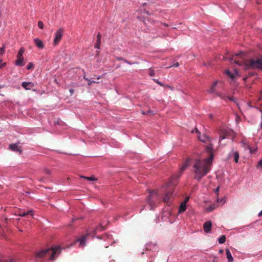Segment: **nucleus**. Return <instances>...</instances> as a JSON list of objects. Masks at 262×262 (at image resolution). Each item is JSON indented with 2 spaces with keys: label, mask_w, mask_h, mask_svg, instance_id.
<instances>
[{
  "label": "nucleus",
  "mask_w": 262,
  "mask_h": 262,
  "mask_svg": "<svg viewBox=\"0 0 262 262\" xmlns=\"http://www.w3.org/2000/svg\"><path fill=\"white\" fill-rule=\"evenodd\" d=\"M44 172L45 173L47 174H51V171L50 169H47V168H46L44 170Z\"/></svg>",
  "instance_id": "nucleus-34"
},
{
  "label": "nucleus",
  "mask_w": 262,
  "mask_h": 262,
  "mask_svg": "<svg viewBox=\"0 0 262 262\" xmlns=\"http://www.w3.org/2000/svg\"><path fill=\"white\" fill-rule=\"evenodd\" d=\"M153 80L156 83H157L158 84H159V85L161 86H163V84L162 83H161L160 81H159L158 79H153Z\"/></svg>",
  "instance_id": "nucleus-30"
},
{
  "label": "nucleus",
  "mask_w": 262,
  "mask_h": 262,
  "mask_svg": "<svg viewBox=\"0 0 262 262\" xmlns=\"http://www.w3.org/2000/svg\"><path fill=\"white\" fill-rule=\"evenodd\" d=\"M34 68V64L32 62H29L27 68L28 70H31L33 69Z\"/></svg>",
  "instance_id": "nucleus-29"
},
{
  "label": "nucleus",
  "mask_w": 262,
  "mask_h": 262,
  "mask_svg": "<svg viewBox=\"0 0 262 262\" xmlns=\"http://www.w3.org/2000/svg\"><path fill=\"white\" fill-rule=\"evenodd\" d=\"M80 177L90 181H94L97 180V179L94 176L91 177H85L82 176H80Z\"/></svg>",
  "instance_id": "nucleus-22"
},
{
  "label": "nucleus",
  "mask_w": 262,
  "mask_h": 262,
  "mask_svg": "<svg viewBox=\"0 0 262 262\" xmlns=\"http://www.w3.org/2000/svg\"><path fill=\"white\" fill-rule=\"evenodd\" d=\"M189 165V162L188 161H187V162H185V163L184 164V165L181 167L180 168V173L179 174L178 176H173L172 178V179L170 180V182L166 184V187H168L171 185H175L176 183L173 182V180L174 179H179L182 172L186 169V168Z\"/></svg>",
  "instance_id": "nucleus-6"
},
{
  "label": "nucleus",
  "mask_w": 262,
  "mask_h": 262,
  "mask_svg": "<svg viewBox=\"0 0 262 262\" xmlns=\"http://www.w3.org/2000/svg\"><path fill=\"white\" fill-rule=\"evenodd\" d=\"M186 209V202H183L180 205V208L179 210V213H181L182 212H184Z\"/></svg>",
  "instance_id": "nucleus-21"
},
{
  "label": "nucleus",
  "mask_w": 262,
  "mask_h": 262,
  "mask_svg": "<svg viewBox=\"0 0 262 262\" xmlns=\"http://www.w3.org/2000/svg\"><path fill=\"white\" fill-rule=\"evenodd\" d=\"M230 157H233L235 163L238 162L239 159V153L237 151H232L230 154Z\"/></svg>",
  "instance_id": "nucleus-16"
},
{
  "label": "nucleus",
  "mask_w": 262,
  "mask_h": 262,
  "mask_svg": "<svg viewBox=\"0 0 262 262\" xmlns=\"http://www.w3.org/2000/svg\"><path fill=\"white\" fill-rule=\"evenodd\" d=\"M125 62L128 63V64H130V63L129 62V61H127V60H124Z\"/></svg>",
  "instance_id": "nucleus-49"
},
{
  "label": "nucleus",
  "mask_w": 262,
  "mask_h": 262,
  "mask_svg": "<svg viewBox=\"0 0 262 262\" xmlns=\"http://www.w3.org/2000/svg\"><path fill=\"white\" fill-rule=\"evenodd\" d=\"M87 235H82L81 238L78 239L76 242H79L80 243V247H83L85 245V241Z\"/></svg>",
  "instance_id": "nucleus-15"
},
{
  "label": "nucleus",
  "mask_w": 262,
  "mask_h": 262,
  "mask_svg": "<svg viewBox=\"0 0 262 262\" xmlns=\"http://www.w3.org/2000/svg\"><path fill=\"white\" fill-rule=\"evenodd\" d=\"M158 197V194L157 191L156 190H154L152 192H150V195L148 198V203L151 206L155 205L154 201L153 199H155Z\"/></svg>",
  "instance_id": "nucleus-8"
},
{
  "label": "nucleus",
  "mask_w": 262,
  "mask_h": 262,
  "mask_svg": "<svg viewBox=\"0 0 262 262\" xmlns=\"http://www.w3.org/2000/svg\"><path fill=\"white\" fill-rule=\"evenodd\" d=\"M162 24L165 27H168V25L166 24V23H162Z\"/></svg>",
  "instance_id": "nucleus-42"
},
{
  "label": "nucleus",
  "mask_w": 262,
  "mask_h": 262,
  "mask_svg": "<svg viewBox=\"0 0 262 262\" xmlns=\"http://www.w3.org/2000/svg\"><path fill=\"white\" fill-rule=\"evenodd\" d=\"M219 189H220V187H219V186H218V187L215 189V192L216 193H217V194H218V192H219Z\"/></svg>",
  "instance_id": "nucleus-36"
},
{
  "label": "nucleus",
  "mask_w": 262,
  "mask_h": 262,
  "mask_svg": "<svg viewBox=\"0 0 262 262\" xmlns=\"http://www.w3.org/2000/svg\"><path fill=\"white\" fill-rule=\"evenodd\" d=\"M9 149L13 151L18 152L20 154L22 153V150L20 149L18 144H11L9 145Z\"/></svg>",
  "instance_id": "nucleus-12"
},
{
  "label": "nucleus",
  "mask_w": 262,
  "mask_h": 262,
  "mask_svg": "<svg viewBox=\"0 0 262 262\" xmlns=\"http://www.w3.org/2000/svg\"><path fill=\"white\" fill-rule=\"evenodd\" d=\"M211 227L212 223L210 221H207L203 225V228L206 233H210Z\"/></svg>",
  "instance_id": "nucleus-11"
},
{
  "label": "nucleus",
  "mask_w": 262,
  "mask_h": 262,
  "mask_svg": "<svg viewBox=\"0 0 262 262\" xmlns=\"http://www.w3.org/2000/svg\"><path fill=\"white\" fill-rule=\"evenodd\" d=\"M188 199H189V198H187L185 200V201L184 202H186V203L188 202Z\"/></svg>",
  "instance_id": "nucleus-48"
},
{
  "label": "nucleus",
  "mask_w": 262,
  "mask_h": 262,
  "mask_svg": "<svg viewBox=\"0 0 262 262\" xmlns=\"http://www.w3.org/2000/svg\"><path fill=\"white\" fill-rule=\"evenodd\" d=\"M70 92L71 94H73V92H74V90H73V89H71V90H70Z\"/></svg>",
  "instance_id": "nucleus-44"
},
{
  "label": "nucleus",
  "mask_w": 262,
  "mask_h": 262,
  "mask_svg": "<svg viewBox=\"0 0 262 262\" xmlns=\"http://www.w3.org/2000/svg\"><path fill=\"white\" fill-rule=\"evenodd\" d=\"M217 202H223V203H224L223 199H221L220 200L217 199Z\"/></svg>",
  "instance_id": "nucleus-37"
},
{
  "label": "nucleus",
  "mask_w": 262,
  "mask_h": 262,
  "mask_svg": "<svg viewBox=\"0 0 262 262\" xmlns=\"http://www.w3.org/2000/svg\"><path fill=\"white\" fill-rule=\"evenodd\" d=\"M226 255H227V258L228 259V262H233V258L231 255V252H230L229 250L227 249L226 250Z\"/></svg>",
  "instance_id": "nucleus-20"
},
{
  "label": "nucleus",
  "mask_w": 262,
  "mask_h": 262,
  "mask_svg": "<svg viewBox=\"0 0 262 262\" xmlns=\"http://www.w3.org/2000/svg\"><path fill=\"white\" fill-rule=\"evenodd\" d=\"M142 113L143 115H152L154 114L153 112L151 110H149L146 112H145L144 111H142Z\"/></svg>",
  "instance_id": "nucleus-26"
},
{
  "label": "nucleus",
  "mask_w": 262,
  "mask_h": 262,
  "mask_svg": "<svg viewBox=\"0 0 262 262\" xmlns=\"http://www.w3.org/2000/svg\"><path fill=\"white\" fill-rule=\"evenodd\" d=\"M33 41L35 43V45L36 46V47L39 49H43L45 47V46L43 45V43L42 40L40 39L36 38L34 39Z\"/></svg>",
  "instance_id": "nucleus-13"
},
{
  "label": "nucleus",
  "mask_w": 262,
  "mask_h": 262,
  "mask_svg": "<svg viewBox=\"0 0 262 262\" xmlns=\"http://www.w3.org/2000/svg\"><path fill=\"white\" fill-rule=\"evenodd\" d=\"M28 215H30L31 216H33V210H30L27 211V212L21 211L19 213V215L20 216H26Z\"/></svg>",
  "instance_id": "nucleus-19"
},
{
  "label": "nucleus",
  "mask_w": 262,
  "mask_h": 262,
  "mask_svg": "<svg viewBox=\"0 0 262 262\" xmlns=\"http://www.w3.org/2000/svg\"><path fill=\"white\" fill-rule=\"evenodd\" d=\"M146 13L147 14H149V12L148 11H146Z\"/></svg>",
  "instance_id": "nucleus-53"
},
{
  "label": "nucleus",
  "mask_w": 262,
  "mask_h": 262,
  "mask_svg": "<svg viewBox=\"0 0 262 262\" xmlns=\"http://www.w3.org/2000/svg\"><path fill=\"white\" fill-rule=\"evenodd\" d=\"M63 32V29L62 28H60L55 33V38L53 42L55 46H56L61 40Z\"/></svg>",
  "instance_id": "nucleus-7"
},
{
  "label": "nucleus",
  "mask_w": 262,
  "mask_h": 262,
  "mask_svg": "<svg viewBox=\"0 0 262 262\" xmlns=\"http://www.w3.org/2000/svg\"><path fill=\"white\" fill-rule=\"evenodd\" d=\"M58 250H60V248L59 247H56L54 248H49L45 250H42L41 251L36 252L35 253V256L37 258H46V254L50 253L51 256H50V260L54 259V255L56 254Z\"/></svg>",
  "instance_id": "nucleus-3"
},
{
  "label": "nucleus",
  "mask_w": 262,
  "mask_h": 262,
  "mask_svg": "<svg viewBox=\"0 0 262 262\" xmlns=\"http://www.w3.org/2000/svg\"><path fill=\"white\" fill-rule=\"evenodd\" d=\"M5 47L3 46L2 48H0V55H3L5 53Z\"/></svg>",
  "instance_id": "nucleus-33"
},
{
  "label": "nucleus",
  "mask_w": 262,
  "mask_h": 262,
  "mask_svg": "<svg viewBox=\"0 0 262 262\" xmlns=\"http://www.w3.org/2000/svg\"><path fill=\"white\" fill-rule=\"evenodd\" d=\"M195 131L196 133H198V134L200 135V132L199 131L198 129L197 128H195Z\"/></svg>",
  "instance_id": "nucleus-39"
},
{
  "label": "nucleus",
  "mask_w": 262,
  "mask_h": 262,
  "mask_svg": "<svg viewBox=\"0 0 262 262\" xmlns=\"http://www.w3.org/2000/svg\"><path fill=\"white\" fill-rule=\"evenodd\" d=\"M172 198L173 192L172 191H168L166 193L164 198H163V201L168 204L170 203Z\"/></svg>",
  "instance_id": "nucleus-10"
},
{
  "label": "nucleus",
  "mask_w": 262,
  "mask_h": 262,
  "mask_svg": "<svg viewBox=\"0 0 262 262\" xmlns=\"http://www.w3.org/2000/svg\"><path fill=\"white\" fill-rule=\"evenodd\" d=\"M232 133L231 130H221L220 132V140L228 138Z\"/></svg>",
  "instance_id": "nucleus-9"
},
{
  "label": "nucleus",
  "mask_w": 262,
  "mask_h": 262,
  "mask_svg": "<svg viewBox=\"0 0 262 262\" xmlns=\"http://www.w3.org/2000/svg\"><path fill=\"white\" fill-rule=\"evenodd\" d=\"M217 83V81H215L211 85L210 89L208 90V92L210 93H215L219 97L221 98L222 99L226 100L227 99H228L231 101H233L234 98L233 97L226 96L225 94H223L219 92H216L215 91V87L216 86Z\"/></svg>",
  "instance_id": "nucleus-4"
},
{
  "label": "nucleus",
  "mask_w": 262,
  "mask_h": 262,
  "mask_svg": "<svg viewBox=\"0 0 262 262\" xmlns=\"http://www.w3.org/2000/svg\"><path fill=\"white\" fill-rule=\"evenodd\" d=\"M38 27L41 29H43V28H44V25H43V23L42 21H39L38 22Z\"/></svg>",
  "instance_id": "nucleus-27"
},
{
  "label": "nucleus",
  "mask_w": 262,
  "mask_h": 262,
  "mask_svg": "<svg viewBox=\"0 0 262 262\" xmlns=\"http://www.w3.org/2000/svg\"><path fill=\"white\" fill-rule=\"evenodd\" d=\"M101 35L100 33L97 34V41L96 44L95 45V48L96 49H100L101 46Z\"/></svg>",
  "instance_id": "nucleus-17"
},
{
  "label": "nucleus",
  "mask_w": 262,
  "mask_h": 262,
  "mask_svg": "<svg viewBox=\"0 0 262 262\" xmlns=\"http://www.w3.org/2000/svg\"><path fill=\"white\" fill-rule=\"evenodd\" d=\"M84 79H85L88 81V83L89 85H90L93 83H99V81H95L94 80H91V79H89L88 78L84 77Z\"/></svg>",
  "instance_id": "nucleus-24"
},
{
  "label": "nucleus",
  "mask_w": 262,
  "mask_h": 262,
  "mask_svg": "<svg viewBox=\"0 0 262 262\" xmlns=\"http://www.w3.org/2000/svg\"><path fill=\"white\" fill-rule=\"evenodd\" d=\"M21 85L26 90H30L34 86V83L31 82H23Z\"/></svg>",
  "instance_id": "nucleus-14"
},
{
  "label": "nucleus",
  "mask_w": 262,
  "mask_h": 262,
  "mask_svg": "<svg viewBox=\"0 0 262 262\" xmlns=\"http://www.w3.org/2000/svg\"><path fill=\"white\" fill-rule=\"evenodd\" d=\"M247 148L249 149L250 152L251 154L254 153L255 151L256 150V149H252L251 148L249 145H247Z\"/></svg>",
  "instance_id": "nucleus-32"
},
{
  "label": "nucleus",
  "mask_w": 262,
  "mask_h": 262,
  "mask_svg": "<svg viewBox=\"0 0 262 262\" xmlns=\"http://www.w3.org/2000/svg\"><path fill=\"white\" fill-rule=\"evenodd\" d=\"M198 137L199 140L203 142H206L207 141L210 142L211 141L209 137L206 135H203L202 136L200 135Z\"/></svg>",
  "instance_id": "nucleus-18"
},
{
  "label": "nucleus",
  "mask_w": 262,
  "mask_h": 262,
  "mask_svg": "<svg viewBox=\"0 0 262 262\" xmlns=\"http://www.w3.org/2000/svg\"><path fill=\"white\" fill-rule=\"evenodd\" d=\"M262 215V210L258 213V216H260Z\"/></svg>",
  "instance_id": "nucleus-45"
},
{
  "label": "nucleus",
  "mask_w": 262,
  "mask_h": 262,
  "mask_svg": "<svg viewBox=\"0 0 262 262\" xmlns=\"http://www.w3.org/2000/svg\"><path fill=\"white\" fill-rule=\"evenodd\" d=\"M247 77H246L244 78H243V80H244V81H246V80L247 79Z\"/></svg>",
  "instance_id": "nucleus-50"
},
{
  "label": "nucleus",
  "mask_w": 262,
  "mask_h": 262,
  "mask_svg": "<svg viewBox=\"0 0 262 262\" xmlns=\"http://www.w3.org/2000/svg\"><path fill=\"white\" fill-rule=\"evenodd\" d=\"M167 36V35H166V34H163L162 35H160L159 36L160 37H165Z\"/></svg>",
  "instance_id": "nucleus-41"
},
{
  "label": "nucleus",
  "mask_w": 262,
  "mask_h": 262,
  "mask_svg": "<svg viewBox=\"0 0 262 262\" xmlns=\"http://www.w3.org/2000/svg\"><path fill=\"white\" fill-rule=\"evenodd\" d=\"M50 256H51L50 253L46 254V258H49V259H50Z\"/></svg>",
  "instance_id": "nucleus-38"
},
{
  "label": "nucleus",
  "mask_w": 262,
  "mask_h": 262,
  "mask_svg": "<svg viewBox=\"0 0 262 262\" xmlns=\"http://www.w3.org/2000/svg\"><path fill=\"white\" fill-rule=\"evenodd\" d=\"M179 66V62H177L176 63L174 64L173 66L175 67H178Z\"/></svg>",
  "instance_id": "nucleus-40"
},
{
  "label": "nucleus",
  "mask_w": 262,
  "mask_h": 262,
  "mask_svg": "<svg viewBox=\"0 0 262 262\" xmlns=\"http://www.w3.org/2000/svg\"><path fill=\"white\" fill-rule=\"evenodd\" d=\"M253 75V73H249V76H252Z\"/></svg>",
  "instance_id": "nucleus-47"
},
{
  "label": "nucleus",
  "mask_w": 262,
  "mask_h": 262,
  "mask_svg": "<svg viewBox=\"0 0 262 262\" xmlns=\"http://www.w3.org/2000/svg\"><path fill=\"white\" fill-rule=\"evenodd\" d=\"M210 118H212V115H210Z\"/></svg>",
  "instance_id": "nucleus-52"
},
{
  "label": "nucleus",
  "mask_w": 262,
  "mask_h": 262,
  "mask_svg": "<svg viewBox=\"0 0 262 262\" xmlns=\"http://www.w3.org/2000/svg\"><path fill=\"white\" fill-rule=\"evenodd\" d=\"M144 24H145L146 25H147V23H146V20H145L144 21Z\"/></svg>",
  "instance_id": "nucleus-51"
},
{
  "label": "nucleus",
  "mask_w": 262,
  "mask_h": 262,
  "mask_svg": "<svg viewBox=\"0 0 262 262\" xmlns=\"http://www.w3.org/2000/svg\"><path fill=\"white\" fill-rule=\"evenodd\" d=\"M101 78L100 77H99L97 78V80H94L95 81H99L98 80Z\"/></svg>",
  "instance_id": "nucleus-46"
},
{
  "label": "nucleus",
  "mask_w": 262,
  "mask_h": 262,
  "mask_svg": "<svg viewBox=\"0 0 262 262\" xmlns=\"http://www.w3.org/2000/svg\"><path fill=\"white\" fill-rule=\"evenodd\" d=\"M228 76H229L231 79H234V77L233 76V75L229 71H227L226 72Z\"/></svg>",
  "instance_id": "nucleus-31"
},
{
  "label": "nucleus",
  "mask_w": 262,
  "mask_h": 262,
  "mask_svg": "<svg viewBox=\"0 0 262 262\" xmlns=\"http://www.w3.org/2000/svg\"><path fill=\"white\" fill-rule=\"evenodd\" d=\"M257 166L262 167V159L258 162Z\"/></svg>",
  "instance_id": "nucleus-35"
},
{
  "label": "nucleus",
  "mask_w": 262,
  "mask_h": 262,
  "mask_svg": "<svg viewBox=\"0 0 262 262\" xmlns=\"http://www.w3.org/2000/svg\"><path fill=\"white\" fill-rule=\"evenodd\" d=\"M244 52H239L232 57L229 58L230 61H233L236 64L239 66L243 65L245 70L248 69H257L262 70V59L257 58L256 59H251L249 61H246L244 58Z\"/></svg>",
  "instance_id": "nucleus-2"
},
{
  "label": "nucleus",
  "mask_w": 262,
  "mask_h": 262,
  "mask_svg": "<svg viewBox=\"0 0 262 262\" xmlns=\"http://www.w3.org/2000/svg\"><path fill=\"white\" fill-rule=\"evenodd\" d=\"M148 71V74L149 75V76H152L155 75V71L152 68H150Z\"/></svg>",
  "instance_id": "nucleus-28"
},
{
  "label": "nucleus",
  "mask_w": 262,
  "mask_h": 262,
  "mask_svg": "<svg viewBox=\"0 0 262 262\" xmlns=\"http://www.w3.org/2000/svg\"><path fill=\"white\" fill-rule=\"evenodd\" d=\"M217 206L216 205H211L210 206H209L208 208H207V210L208 211H213L214 209H215Z\"/></svg>",
  "instance_id": "nucleus-25"
},
{
  "label": "nucleus",
  "mask_w": 262,
  "mask_h": 262,
  "mask_svg": "<svg viewBox=\"0 0 262 262\" xmlns=\"http://www.w3.org/2000/svg\"><path fill=\"white\" fill-rule=\"evenodd\" d=\"M226 236H225V235H222V236H221V237H220L219 238V240H218L219 243L220 244H223V243H224L225 242V241H226Z\"/></svg>",
  "instance_id": "nucleus-23"
},
{
  "label": "nucleus",
  "mask_w": 262,
  "mask_h": 262,
  "mask_svg": "<svg viewBox=\"0 0 262 262\" xmlns=\"http://www.w3.org/2000/svg\"><path fill=\"white\" fill-rule=\"evenodd\" d=\"M25 52V50L23 48H21L18 51L17 55V59L15 61V65L19 67H23L24 66L25 63L24 62L23 54Z\"/></svg>",
  "instance_id": "nucleus-5"
},
{
  "label": "nucleus",
  "mask_w": 262,
  "mask_h": 262,
  "mask_svg": "<svg viewBox=\"0 0 262 262\" xmlns=\"http://www.w3.org/2000/svg\"><path fill=\"white\" fill-rule=\"evenodd\" d=\"M261 93H262V92H261Z\"/></svg>",
  "instance_id": "nucleus-54"
},
{
  "label": "nucleus",
  "mask_w": 262,
  "mask_h": 262,
  "mask_svg": "<svg viewBox=\"0 0 262 262\" xmlns=\"http://www.w3.org/2000/svg\"><path fill=\"white\" fill-rule=\"evenodd\" d=\"M224 252V250H222V249H220V251H219V253H223Z\"/></svg>",
  "instance_id": "nucleus-43"
},
{
  "label": "nucleus",
  "mask_w": 262,
  "mask_h": 262,
  "mask_svg": "<svg viewBox=\"0 0 262 262\" xmlns=\"http://www.w3.org/2000/svg\"><path fill=\"white\" fill-rule=\"evenodd\" d=\"M206 150L208 157L203 160L199 159L195 161L193 167L194 173V179L200 181L203 177L205 176L211 169L214 155L212 152L213 145L212 144L206 146Z\"/></svg>",
  "instance_id": "nucleus-1"
}]
</instances>
